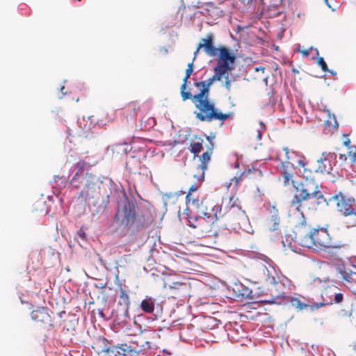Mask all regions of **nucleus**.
I'll return each mask as SVG.
<instances>
[{"instance_id": "nucleus-27", "label": "nucleus", "mask_w": 356, "mask_h": 356, "mask_svg": "<svg viewBox=\"0 0 356 356\" xmlns=\"http://www.w3.org/2000/svg\"><path fill=\"white\" fill-rule=\"evenodd\" d=\"M251 173L252 171L250 170H248L243 172L238 177H234V178H232L230 184H234V186L236 187L238 185L239 182L242 181L244 178L250 177L249 175Z\"/></svg>"}, {"instance_id": "nucleus-14", "label": "nucleus", "mask_w": 356, "mask_h": 356, "mask_svg": "<svg viewBox=\"0 0 356 356\" xmlns=\"http://www.w3.org/2000/svg\"><path fill=\"white\" fill-rule=\"evenodd\" d=\"M336 159L335 153L323 152L321 156L317 160L318 167L316 172L329 174L332 170L331 161Z\"/></svg>"}, {"instance_id": "nucleus-41", "label": "nucleus", "mask_w": 356, "mask_h": 356, "mask_svg": "<svg viewBox=\"0 0 356 356\" xmlns=\"http://www.w3.org/2000/svg\"><path fill=\"white\" fill-rule=\"evenodd\" d=\"M343 144L344 146L350 149V140L349 138H346V140L343 141Z\"/></svg>"}, {"instance_id": "nucleus-48", "label": "nucleus", "mask_w": 356, "mask_h": 356, "mask_svg": "<svg viewBox=\"0 0 356 356\" xmlns=\"http://www.w3.org/2000/svg\"><path fill=\"white\" fill-rule=\"evenodd\" d=\"M282 296L281 293L277 295V296Z\"/></svg>"}, {"instance_id": "nucleus-43", "label": "nucleus", "mask_w": 356, "mask_h": 356, "mask_svg": "<svg viewBox=\"0 0 356 356\" xmlns=\"http://www.w3.org/2000/svg\"><path fill=\"white\" fill-rule=\"evenodd\" d=\"M300 52L304 56H308L309 54V50L305 49V50H300Z\"/></svg>"}, {"instance_id": "nucleus-23", "label": "nucleus", "mask_w": 356, "mask_h": 356, "mask_svg": "<svg viewBox=\"0 0 356 356\" xmlns=\"http://www.w3.org/2000/svg\"><path fill=\"white\" fill-rule=\"evenodd\" d=\"M292 170L293 168H290V167H286V163H282L281 170L283 175L284 183L285 185L289 184L290 182H293V175L291 173Z\"/></svg>"}, {"instance_id": "nucleus-8", "label": "nucleus", "mask_w": 356, "mask_h": 356, "mask_svg": "<svg viewBox=\"0 0 356 356\" xmlns=\"http://www.w3.org/2000/svg\"><path fill=\"white\" fill-rule=\"evenodd\" d=\"M99 177L91 173L86 172L83 188L79 193L80 197L85 200L94 198L99 193Z\"/></svg>"}, {"instance_id": "nucleus-15", "label": "nucleus", "mask_w": 356, "mask_h": 356, "mask_svg": "<svg viewBox=\"0 0 356 356\" xmlns=\"http://www.w3.org/2000/svg\"><path fill=\"white\" fill-rule=\"evenodd\" d=\"M213 42V35L212 33L207 34L205 38L201 39L200 43L198 44L195 52V55H197L200 49H203L205 53L209 56H216L218 47L214 46Z\"/></svg>"}, {"instance_id": "nucleus-42", "label": "nucleus", "mask_w": 356, "mask_h": 356, "mask_svg": "<svg viewBox=\"0 0 356 356\" xmlns=\"http://www.w3.org/2000/svg\"><path fill=\"white\" fill-rule=\"evenodd\" d=\"M339 159L343 162L347 160V156L345 154H342L339 155Z\"/></svg>"}, {"instance_id": "nucleus-22", "label": "nucleus", "mask_w": 356, "mask_h": 356, "mask_svg": "<svg viewBox=\"0 0 356 356\" xmlns=\"http://www.w3.org/2000/svg\"><path fill=\"white\" fill-rule=\"evenodd\" d=\"M141 309L147 314H152L154 311V301L152 298H146L140 303Z\"/></svg>"}, {"instance_id": "nucleus-26", "label": "nucleus", "mask_w": 356, "mask_h": 356, "mask_svg": "<svg viewBox=\"0 0 356 356\" xmlns=\"http://www.w3.org/2000/svg\"><path fill=\"white\" fill-rule=\"evenodd\" d=\"M126 111L130 113L131 118H136L140 111V107L136 102L129 103L126 108Z\"/></svg>"}, {"instance_id": "nucleus-31", "label": "nucleus", "mask_w": 356, "mask_h": 356, "mask_svg": "<svg viewBox=\"0 0 356 356\" xmlns=\"http://www.w3.org/2000/svg\"><path fill=\"white\" fill-rule=\"evenodd\" d=\"M193 177L197 179V182L192 184L188 189V193H195L197 189L200 187L201 183L203 180H199L198 177L195 176V174L193 175Z\"/></svg>"}, {"instance_id": "nucleus-3", "label": "nucleus", "mask_w": 356, "mask_h": 356, "mask_svg": "<svg viewBox=\"0 0 356 356\" xmlns=\"http://www.w3.org/2000/svg\"><path fill=\"white\" fill-rule=\"evenodd\" d=\"M137 206L127 199L118 203L114 222L123 229L132 228V232H140L147 228L153 220L149 215L137 214Z\"/></svg>"}, {"instance_id": "nucleus-47", "label": "nucleus", "mask_w": 356, "mask_h": 356, "mask_svg": "<svg viewBox=\"0 0 356 356\" xmlns=\"http://www.w3.org/2000/svg\"><path fill=\"white\" fill-rule=\"evenodd\" d=\"M314 281H318V282H321V280L319 278H316V279L314 280Z\"/></svg>"}, {"instance_id": "nucleus-29", "label": "nucleus", "mask_w": 356, "mask_h": 356, "mask_svg": "<svg viewBox=\"0 0 356 356\" xmlns=\"http://www.w3.org/2000/svg\"><path fill=\"white\" fill-rule=\"evenodd\" d=\"M120 346H113L108 348H106L104 351L107 354H110L113 356H119L120 353Z\"/></svg>"}, {"instance_id": "nucleus-4", "label": "nucleus", "mask_w": 356, "mask_h": 356, "mask_svg": "<svg viewBox=\"0 0 356 356\" xmlns=\"http://www.w3.org/2000/svg\"><path fill=\"white\" fill-rule=\"evenodd\" d=\"M304 211L300 212L302 216V220L298 225L299 231L305 234L299 236L300 244L305 248L314 250H325L334 247L330 234L325 228H312L308 225L306 218L303 215Z\"/></svg>"}, {"instance_id": "nucleus-2", "label": "nucleus", "mask_w": 356, "mask_h": 356, "mask_svg": "<svg viewBox=\"0 0 356 356\" xmlns=\"http://www.w3.org/2000/svg\"><path fill=\"white\" fill-rule=\"evenodd\" d=\"M299 171L305 181L295 186L291 207L298 212H302L305 208L316 210L318 205L326 201L321 187L314 181L316 170L309 169L307 165L305 168H299Z\"/></svg>"}, {"instance_id": "nucleus-39", "label": "nucleus", "mask_w": 356, "mask_h": 356, "mask_svg": "<svg viewBox=\"0 0 356 356\" xmlns=\"http://www.w3.org/2000/svg\"><path fill=\"white\" fill-rule=\"evenodd\" d=\"M341 315L343 317H349V316H350L352 315V312L351 311L341 310Z\"/></svg>"}, {"instance_id": "nucleus-9", "label": "nucleus", "mask_w": 356, "mask_h": 356, "mask_svg": "<svg viewBox=\"0 0 356 356\" xmlns=\"http://www.w3.org/2000/svg\"><path fill=\"white\" fill-rule=\"evenodd\" d=\"M255 273L259 282L269 283L274 286L281 285L273 275L275 273L274 267L269 263H268V266L263 263L258 264L255 268Z\"/></svg>"}, {"instance_id": "nucleus-35", "label": "nucleus", "mask_w": 356, "mask_h": 356, "mask_svg": "<svg viewBox=\"0 0 356 356\" xmlns=\"http://www.w3.org/2000/svg\"><path fill=\"white\" fill-rule=\"evenodd\" d=\"M223 77H225V82H224V86L226 88V90L229 92L231 90V83L232 81L229 78L228 73L226 74Z\"/></svg>"}, {"instance_id": "nucleus-13", "label": "nucleus", "mask_w": 356, "mask_h": 356, "mask_svg": "<svg viewBox=\"0 0 356 356\" xmlns=\"http://www.w3.org/2000/svg\"><path fill=\"white\" fill-rule=\"evenodd\" d=\"M289 302L292 307L298 311H302L308 307H310L312 310L318 309L330 303L325 302L324 301L321 302H312L310 300H308L307 302H305L302 301L300 297H290L289 298Z\"/></svg>"}, {"instance_id": "nucleus-34", "label": "nucleus", "mask_w": 356, "mask_h": 356, "mask_svg": "<svg viewBox=\"0 0 356 356\" xmlns=\"http://www.w3.org/2000/svg\"><path fill=\"white\" fill-rule=\"evenodd\" d=\"M124 146V145L122 144H115L111 145L109 148H111L113 152H117L118 153H120V152H125Z\"/></svg>"}, {"instance_id": "nucleus-10", "label": "nucleus", "mask_w": 356, "mask_h": 356, "mask_svg": "<svg viewBox=\"0 0 356 356\" xmlns=\"http://www.w3.org/2000/svg\"><path fill=\"white\" fill-rule=\"evenodd\" d=\"M284 150L287 159V161L285 162L286 168H293L296 167L300 168L307 165V161L302 154L293 151L291 152L288 148H284Z\"/></svg>"}, {"instance_id": "nucleus-7", "label": "nucleus", "mask_w": 356, "mask_h": 356, "mask_svg": "<svg viewBox=\"0 0 356 356\" xmlns=\"http://www.w3.org/2000/svg\"><path fill=\"white\" fill-rule=\"evenodd\" d=\"M329 200L335 204L337 211L343 216H356V210L354 209V198L347 197L339 192L332 196Z\"/></svg>"}, {"instance_id": "nucleus-32", "label": "nucleus", "mask_w": 356, "mask_h": 356, "mask_svg": "<svg viewBox=\"0 0 356 356\" xmlns=\"http://www.w3.org/2000/svg\"><path fill=\"white\" fill-rule=\"evenodd\" d=\"M127 351L128 352L127 353H128V356H139L140 354V350L131 345H129V348Z\"/></svg>"}, {"instance_id": "nucleus-11", "label": "nucleus", "mask_w": 356, "mask_h": 356, "mask_svg": "<svg viewBox=\"0 0 356 356\" xmlns=\"http://www.w3.org/2000/svg\"><path fill=\"white\" fill-rule=\"evenodd\" d=\"M164 287L171 292L172 298H181L186 297L190 291L191 286L187 282H174L170 284H164Z\"/></svg>"}, {"instance_id": "nucleus-40", "label": "nucleus", "mask_w": 356, "mask_h": 356, "mask_svg": "<svg viewBox=\"0 0 356 356\" xmlns=\"http://www.w3.org/2000/svg\"><path fill=\"white\" fill-rule=\"evenodd\" d=\"M215 138V136H207V140H208V142L209 143V145H213V140H214Z\"/></svg>"}, {"instance_id": "nucleus-12", "label": "nucleus", "mask_w": 356, "mask_h": 356, "mask_svg": "<svg viewBox=\"0 0 356 356\" xmlns=\"http://www.w3.org/2000/svg\"><path fill=\"white\" fill-rule=\"evenodd\" d=\"M213 72L214 74L212 76V77L208 79L206 81H202L200 82L194 83V86L196 87L197 89L198 90V92L197 93H204V95H209V90L211 86L215 81H221L223 76L225 75L222 72H219L218 70H216L215 68L213 69Z\"/></svg>"}, {"instance_id": "nucleus-25", "label": "nucleus", "mask_w": 356, "mask_h": 356, "mask_svg": "<svg viewBox=\"0 0 356 356\" xmlns=\"http://www.w3.org/2000/svg\"><path fill=\"white\" fill-rule=\"evenodd\" d=\"M120 300L119 304L124 305L125 307L126 312H127L130 305V299L126 290L122 288H121L120 290Z\"/></svg>"}, {"instance_id": "nucleus-6", "label": "nucleus", "mask_w": 356, "mask_h": 356, "mask_svg": "<svg viewBox=\"0 0 356 356\" xmlns=\"http://www.w3.org/2000/svg\"><path fill=\"white\" fill-rule=\"evenodd\" d=\"M216 56H217V64L214 67L216 70L226 74L234 69L236 56L230 48L225 46L218 47Z\"/></svg>"}, {"instance_id": "nucleus-20", "label": "nucleus", "mask_w": 356, "mask_h": 356, "mask_svg": "<svg viewBox=\"0 0 356 356\" xmlns=\"http://www.w3.org/2000/svg\"><path fill=\"white\" fill-rule=\"evenodd\" d=\"M271 216L268 220L269 229L271 231H274L278 229V226L280 225V219L278 213V211L273 208V210L270 211Z\"/></svg>"}, {"instance_id": "nucleus-44", "label": "nucleus", "mask_w": 356, "mask_h": 356, "mask_svg": "<svg viewBox=\"0 0 356 356\" xmlns=\"http://www.w3.org/2000/svg\"><path fill=\"white\" fill-rule=\"evenodd\" d=\"M254 70L257 72L261 71L262 72H264V70H265V67H261H261H257L254 68Z\"/></svg>"}, {"instance_id": "nucleus-24", "label": "nucleus", "mask_w": 356, "mask_h": 356, "mask_svg": "<svg viewBox=\"0 0 356 356\" xmlns=\"http://www.w3.org/2000/svg\"><path fill=\"white\" fill-rule=\"evenodd\" d=\"M186 204L198 208L202 203L199 196L195 193H188L186 197Z\"/></svg>"}, {"instance_id": "nucleus-21", "label": "nucleus", "mask_w": 356, "mask_h": 356, "mask_svg": "<svg viewBox=\"0 0 356 356\" xmlns=\"http://www.w3.org/2000/svg\"><path fill=\"white\" fill-rule=\"evenodd\" d=\"M203 139L201 137L195 136L191 143V152L195 155L200 153L202 149Z\"/></svg>"}, {"instance_id": "nucleus-49", "label": "nucleus", "mask_w": 356, "mask_h": 356, "mask_svg": "<svg viewBox=\"0 0 356 356\" xmlns=\"http://www.w3.org/2000/svg\"><path fill=\"white\" fill-rule=\"evenodd\" d=\"M354 349L356 350V344L354 346Z\"/></svg>"}, {"instance_id": "nucleus-17", "label": "nucleus", "mask_w": 356, "mask_h": 356, "mask_svg": "<svg viewBox=\"0 0 356 356\" xmlns=\"http://www.w3.org/2000/svg\"><path fill=\"white\" fill-rule=\"evenodd\" d=\"M31 316L38 323L43 325H51V318L47 308L39 307L33 310L31 314Z\"/></svg>"}, {"instance_id": "nucleus-37", "label": "nucleus", "mask_w": 356, "mask_h": 356, "mask_svg": "<svg viewBox=\"0 0 356 356\" xmlns=\"http://www.w3.org/2000/svg\"><path fill=\"white\" fill-rule=\"evenodd\" d=\"M318 63L321 67V69L324 72H327V71L330 72V70H328L327 65L325 61L324 60L323 58H322V57L319 58L318 60Z\"/></svg>"}, {"instance_id": "nucleus-1", "label": "nucleus", "mask_w": 356, "mask_h": 356, "mask_svg": "<svg viewBox=\"0 0 356 356\" xmlns=\"http://www.w3.org/2000/svg\"><path fill=\"white\" fill-rule=\"evenodd\" d=\"M186 214L188 225L197 229L201 234L210 233L213 225L225 216H227L228 220L239 228L245 227L248 223V216L241 209L238 200L234 196L223 199L221 204L213 206L211 212L203 213V216L193 213L188 209L186 211Z\"/></svg>"}, {"instance_id": "nucleus-33", "label": "nucleus", "mask_w": 356, "mask_h": 356, "mask_svg": "<svg viewBox=\"0 0 356 356\" xmlns=\"http://www.w3.org/2000/svg\"><path fill=\"white\" fill-rule=\"evenodd\" d=\"M349 149L348 155L353 163H356V146H352Z\"/></svg>"}, {"instance_id": "nucleus-16", "label": "nucleus", "mask_w": 356, "mask_h": 356, "mask_svg": "<svg viewBox=\"0 0 356 356\" xmlns=\"http://www.w3.org/2000/svg\"><path fill=\"white\" fill-rule=\"evenodd\" d=\"M213 147L214 145H208L207 147V151L204 152L200 157L201 163L197 165V172L195 173V176L198 177L199 180H204V172L207 168L208 163L210 161Z\"/></svg>"}, {"instance_id": "nucleus-28", "label": "nucleus", "mask_w": 356, "mask_h": 356, "mask_svg": "<svg viewBox=\"0 0 356 356\" xmlns=\"http://www.w3.org/2000/svg\"><path fill=\"white\" fill-rule=\"evenodd\" d=\"M84 177H79L73 176L72 179L70 180V185L74 188H79L84 184Z\"/></svg>"}, {"instance_id": "nucleus-19", "label": "nucleus", "mask_w": 356, "mask_h": 356, "mask_svg": "<svg viewBox=\"0 0 356 356\" xmlns=\"http://www.w3.org/2000/svg\"><path fill=\"white\" fill-rule=\"evenodd\" d=\"M90 165L89 163L84 161H79L76 163L74 164L72 166L73 171L74 172V176L84 177L83 172L85 170L88 169Z\"/></svg>"}, {"instance_id": "nucleus-30", "label": "nucleus", "mask_w": 356, "mask_h": 356, "mask_svg": "<svg viewBox=\"0 0 356 356\" xmlns=\"http://www.w3.org/2000/svg\"><path fill=\"white\" fill-rule=\"evenodd\" d=\"M205 10L207 11L209 15L212 16V13H214L215 11L218 13V8L215 6L214 3L212 2H207L205 3ZM218 15V13H216Z\"/></svg>"}, {"instance_id": "nucleus-46", "label": "nucleus", "mask_w": 356, "mask_h": 356, "mask_svg": "<svg viewBox=\"0 0 356 356\" xmlns=\"http://www.w3.org/2000/svg\"><path fill=\"white\" fill-rule=\"evenodd\" d=\"M99 315L102 316V317H104V314L102 312H99Z\"/></svg>"}, {"instance_id": "nucleus-18", "label": "nucleus", "mask_w": 356, "mask_h": 356, "mask_svg": "<svg viewBox=\"0 0 356 356\" xmlns=\"http://www.w3.org/2000/svg\"><path fill=\"white\" fill-rule=\"evenodd\" d=\"M193 71V62L190 63L187 65V68L185 72V76L183 79V83L181 86L180 88V94L183 101L188 100V98L191 97V92L190 90H187V83L188 79L190 78Z\"/></svg>"}, {"instance_id": "nucleus-36", "label": "nucleus", "mask_w": 356, "mask_h": 356, "mask_svg": "<svg viewBox=\"0 0 356 356\" xmlns=\"http://www.w3.org/2000/svg\"><path fill=\"white\" fill-rule=\"evenodd\" d=\"M120 355H123V356H127L128 353L127 352H128L127 350L129 348V345H128L127 343H123V344H121V346H120Z\"/></svg>"}, {"instance_id": "nucleus-50", "label": "nucleus", "mask_w": 356, "mask_h": 356, "mask_svg": "<svg viewBox=\"0 0 356 356\" xmlns=\"http://www.w3.org/2000/svg\"><path fill=\"white\" fill-rule=\"evenodd\" d=\"M280 2L282 3L284 0H280Z\"/></svg>"}, {"instance_id": "nucleus-45", "label": "nucleus", "mask_w": 356, "mask_h": 356, "mask_svg": "<svg viewBox=\"0 0 356 356\" xmlns=\"http://www.w3.org/2000/svg\"><path fill=\"white\" fill-rule=\"evenodd\" d=\"M65 90V86H61L60 91L63 94H65V92L63 91Z\"/></svg>"}, {"instance_id": "nucleus-38", "label": "nucleus", "mask_w": 356, "mask_h": 356, "mask_svg": "<svg viewBox=\"0 0 356 356\" xmlns=\"http://www.w3.org/2000/svg\"><path fill=\"white\" fill-rule=\"evenodd\" d=\"M343 295L341 293H337L334 296V302L335 303L341 302L343 301Z\"/></svg>"}, {"instance_id": "nucleus-51", "label": "nucleus", "mask_w": 356, "mask_h": 356, "mask_svg": "<svg viewBox=\"0 0 356 356\" xmlns=\"http://www.w3.org/2000/svg\"><path fill=\"white\" fill-rule=\"evenodd\" d=\"M156 356H161V355H156Z\"/></svg>"}, {"instance_id": "nucleus-5", "label": "nucleus", "mask_w": 356, "mask_h": 356, "mask_svg": "<svg viewBox=\"0 0 356 356\" xmlns=\"http://www.w3.org/2000/svg\"><path fill=\"white\" fill-rule=\"evenodd\" d=\"M208 95L204 93H191V99L196 108L194 112L195 118L202 122H212L219 120L225 122L229 118V114L222 113L216 107L214 102L209 100Z\"/></svg>"}]
</instances>
